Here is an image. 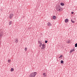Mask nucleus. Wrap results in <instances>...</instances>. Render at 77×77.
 I'll return each instance as SVG.
<instances>
[{"label":"nucleus","instance_id":"nucleus-5","mask_svg":"<svg viewBox=\"0 0 77 77\" xmlns=\"http://www.w3.org/2000/svg\"><path fill=\"white\" fill-rule=\"evenodd\" d=\"M13 14H10L9 15V18H10V19H11L12 18V17H13Z\"/></svg>","mask_w":77,"mask_h":77},{"label":"nucleus","instance_id":"nucleus-10","mask_svg":"<svg viewBox=\"0 0 77 77\" xmlns=\"http://www.w3.org/2000/svg\"><path fill=\"white\" fill-rule=\"evenodd\" d=\"M73 51H75L74 49L70 50V52H71V53H72Z\"/></svg>","mask_w":77,"mask_h":77},{"label":"nucleus","instance_id":"nucleus-8","mask_svg":"<svg viewBox=\"0 0 77 77\" xmlns=\"http://www.w3.org/2000/svg\"><path fill=\"white\" fill-rule=\"evenodd\" d=\"M69 21V20L68 19H66L65 20V22L66 23H67Z\"/></svg>","mask_w":77,"mask_h":77},{"label":"nucleus","instance_id":"nucleus-19","mask_svg":"<svg viewBox=\"0 0 77 77\" xmlns=\"http://www.w3.org/2000/svg\"><path fill=\"white\" fill-rule=\"evenodd\" d=\"M63 57V55H60V57H59V58H62Z\"/></svg>","mask_w":77,"mask_h":77},{"label":"nucleus","instance_id":"nucleus-13","mask_svg":"<svg viewBox=\"0 0 77 77\" xmlns=\"http://www.w3.org/2000/svg\"><path fill=\"white\" fill-rule=\"evenodd\" d=\"M70 40L69 39H68L67 40V43H70Z\"/></svg>","mask_w":77,"mask_h":77},{"label":"nucleus","instance_id":"nucleus-6","mask_svg":"<svg viewBox=\"0 0 77 77\" xmlns=\"http://www.w3.org/2000/svg\"><path fill=\"white\" fill-rule=\"evenodd\" d=\"M52 25L51 24V23L50 22H48L47 23V26H48L49 27H50Z\"/></svg>","mask_w":77,"mask_h":77},{"label":"nucleus","instance_id":"nucleus-27","mask_svg":"<svg viewBox=\"0 0 77 77\" xmlns=\"http://www.w3.org/2000/svg\"><path fill=\"white\" fill-rule=\"evenodd\" d=\"M71 52H70V54H71Z\"/></svg>","mask_w":77,"mask_h":77},{"label":"nucleus","instance_id":"nucleus-1","mask_svg":"<svg viewBox=\"0 0 77 77\" xmlns=\"http://www.w3.org/2000/svg\"><path fill=\"white\" fill-rule=\"evenodd\" d=\"M36 74L37 72H32L30 74L29 77H35Z\"/></svg>","mask_w":77,"mask_h":77},{"label":"nucleus","instance_id":"nucleus-4","mask_svg":"<svg viewBox=\"0 0 77 77\" xmlns=\"http://www.w3.org/2000/svg\"><path fill=\"white\" fill-rule=\"evenodd\" d=\"M0 35H2V36H3V32L2 30L1 29H0Z\"/></svg>","mask_w":77,"mask_h":77},{"label":"nucleus","instance_id":"nucleus-22","mask_svg":"<svg viewBox=\"0 0 77 77\" xmlns=\"http://www.w3.org/2000/svg\"><path fill=\"white\" fill-rule=\"evenodd\" d=\"M2 36H3V35L0 34V38H1L2 37Z\"/></svg>","mask_w":77,"mask_h":77},{"label":"nucleus","instance_id":"nucleus-24","mask_svg":"<svg viewBox=\"0 0 77 77\" xmlns=\"http://www.w3.org/2000/svg\"><path fill=\"white\" fill-rule=\"evenodd\" d=\"M60 11V9H59V10H58V11H59V12Z\"/></svg>","mask_w":77,"mask_h":77},{"label":"nucleus","instance_id":"nucleus-9","mask_svg":"<svg viewBox=\"0 0 77 77\" xmlns=\"http://www.w3.org/2000/svg\"><path fill=\"white\" fill-rule=\"evenodd\" d=\"M52 18H53V19H54V20H55L56 19V17L55 16H53V17H52Z\"/></svg>","mask_w":77,"mask_h":77},{"label":"nucleus","instance_id":"nucleus-14","mask_svg":"<svg viewBox=\"0 0 77 77\" xmlns=\"http://www.w3.org/2000/svg\"><path fill=\"white\" fill-rule=\"evenodd\" d=\"M61 64H63L64 63V61L63 60H61Z\"/></svg>","mask_w":77,"mask_h":77},{"label":"nucleus","instance_id":"nucleus-17","mask_svg":"<svg viewBox=\"0 0 77 77\" xmlns=\"http://www.w3.org/2000/svg\"><path fill=\"white\" fill-rule=\"evenodd\" d=\"M11 60L10 59V60H8V63H10L11 62Z\"/></svg>","mask_w":77,"mask_h":77},{"label":"nucleus","instance_id":"nucleus-2","mask_svg":"<svg viewBox=\"0 0 77 77\" xmlns=\"http://www.w3.org/2000/svg\"><path fill=\"white\" fill-rule=\"evenodd\" d=\"M38 43L39 44V47H42V43L41 41H38Z\"/></svg>","mask_w":77,"mask_h":77},{"label":"nucleus","instance_id":"nucleus-25","mask_svg":"<svg viewBox=\"0 0 77 77\" xmlns=\"http://www.w3.org/2000/svg\"><path fill=\"white\" fill-rule=\"evenodd\" d=\"M71 14H74V12L73 11L72 12H71Z\"/></svg>","mask_w":77,"mask_h":77},{"label":"nucleus","instance_id":"nucleus-26","mask_svg":"<svg viewBox=\"0 0 77 77\" xmlns=\"http://www.w3.org/2000/svg\"><path fill=\"white\" fill-rule=\"evenodd\" d=\"M57 11H58L59 10V9L58 8H57Z\"/></svg>","mask_w":77,"mask_h":77},{"label":"nucleus","instance_id":"nucleus-23","mask_svg":"<svg viewBox=\"0 0 77 77\" xmlns=\"http://www.w3.org/2000/svg\"><path fill=\"white\" fill-rule=\"evenodd\" d=\"M48 41H47V40L45 41V43H48Z\"/></svg>","mask_w":77,"mask_h":77},{"label":"nucleus","instance_id":"nucleus-3","mask_svg":"<svg viewBox=\"0 0 77 77\" xmlns=\"http://www.w3.org/2000/svg\"><path fill=\"white\" fill-rule=\"evenodd\" d=\"M42 48H41L42 49H44L45 48V44H42Z\"/></svg>","mask_w":77,"mask_h":77},{"label":"nucleus","instance_id":"nucleus-11","mask_svg":"<svg viewBox=\"0 0 77 77\" xmlns=\"http://www.w3.org/2000/svg\"><path fill=\"white\" fill-rule=\"evenodd\" d=\"M60 5H61L62 6H63L64 5V3H63V2H61V3H60Z\"/></svg>","mask_w":77,"mask_h":77},{"label":"nucleus","instance_id":"nucleus-7","mask_svg":"<svg viewBox=\"0 0 77 77\" xmlns=\"http://www.w3.org/2000/svg\"><path fill=\"white\" fill-rule=\"evenodd\" d=\"M18 42V39L17 38H16L15 39V43H17Z\"/></svg>","mask_w":77,"mask_h":77},{"label":"nucleus","instance_id":"nucleus-20","mask_svg":"<svg viewBox=\"0 0 77 77\" xmlns=\"http://www.w3.org/2000/svg\"><path fill=\"white\" fill-rule=\"evenodd\" d=\"M71 22L73 23H75V22L74 21H73L72 19L71 20Z\"/></svg>","mask_w":77,"mask_h":77},{"label":"nucleus","instance_id":"nucleus-16","mask_svg":"<svg viewBox=\"0 0 77 77\" xmlns=\"http://www.w3.org/2000/svg\"><path fill=\"white\" fill-rule=\"evenodd\" d=\"M11 72H13V71H14V68H11Z\"/></svg>","mask_w":77,"mask_h":77},{"label":"nucleus","instance_id":"nucleus-15","mask_svg":"<svg viewBox=\"0 0 77 77\" xmlns=\"http://www.w3.org/2000/svg\"><path fill=\"white\" fill-rule=\"evenodd\" d=\"M43 75H44V76H47L46 74L45 73H43Z\"/></svg>","mask_w":77,"mask_h":77},{"label":"nucleus","instance_id":"nucleus-21","mask_svg":"<svg viewBox=\"0 0 77 77\" xmlns=\"http://www.w3.org/2000/svg\"><path fill=\"white\" fill-rule=\"evenodd\" d=\"M27 48H25V49H24V50L25 51H26V50H27Z\"/></svg>","mask_w":77,"mask_h":77},{"label":"nucleus","instance_id":"nucleus-12","mask_svg":"<svg viewBox=\"0 0 77 77\" xmlns=\"http://www.w3.org/2000/svg\"><path fill=\"white\" fill-rule=\"evenodd\" d=\"M12 23V21H10L9 22V25H11Z\"/></svg>","mask_w":77,"mask_h":77},{"label":"nucleus","instance_id":"nucleus-18","mask_svg":"<svg viewBox=\"0 0 77 77\" xmlns=\"http://www.w3.org/2000/svg\"><path fill=\"white\" fill-rule=\"evenodd\" d=\"M75 47L76 48L77 47V43L75 44Z\"/></svg>","mask_w":77,"mask_h":77}]
</instances>
